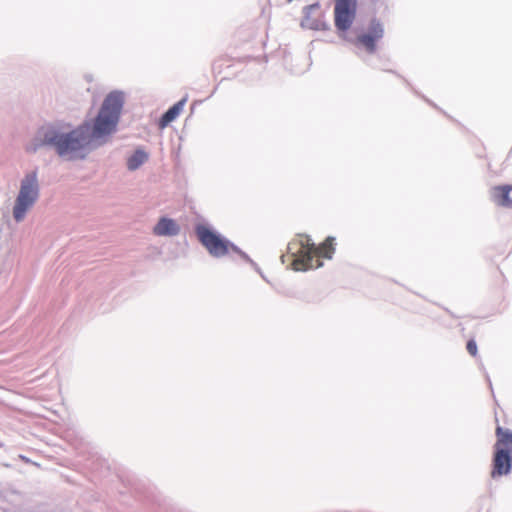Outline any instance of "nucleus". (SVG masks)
<instances>
[{"instance_id": "2", "label": "nucleus", "mask_w": 512, "mask_h": 512, "mask_svg": "<svg viewBox=\"0 0 512 512\" xmlns=\"http://www.w3.org/2000/svg\"><path fill=\"white\" fill-rule=\"evenodd\" d=\"M288 251L292 256V268L295 271L316 269L323 264L315 257V244L311 243L308 236H300L297 241L291 242Z\"/></svg>"}, {"instance_id": "6", "label": "nucleus", "mask_w": 512, "mask_h": 512, "mask_svg": "<svg viewBox=\"0 0 512 512\" xmlns=\"http://www.w3.org/2000/svg\"><path fill=\"white\" fill-rule=\"evenodd\" d=\"M300 24L301 27L305 29L317 31L327 30L329 28L325 14L318 2L303 8V17Z\"/></svg>"}, {"instance_id": "4", "label": "nucleus", "mask_w": 512, "mask_h": 512, "mask_svg": "<svg viewBox=\"0 0 512 512\" xmlns=\"http://www.w3.org/2000/svg\"><path fill=\"white\" fill-rule=\"evenodd\" d=\"M195 232L199 242L213 257L220 258L229 254L230 251H237L235 245L205 225H198Z\"/></svg>"}, {"instance_id": "1", "label": "nucleus", "mask_w": 512, "mask_h": 512, "mask_svg": "<svg viewBox=\"0 0 512 512\" xmlns=\"http://www.w3.org/2000/svg\"><path fill=\"white\" fill-rule=\"evenodd\" d=\"M122 106V95L110 93L102 104L92 130L88 123L68 134H60L50 128L43 134V143L55 146L60 156H68L70 159L83 157L84 151L92 146L95 140L115 130Z\"/></svg>"}, {"instance_id": "9", "label": "nucleus", "mask_w": 512, "mask_h": 512, "mask_svg": "<svg viewBox=\"0 0 512 512\" xmlns=\"http://www.w3.org/2000/svg\"><path fill=\"white\" fill-rule=\"evenodd\" d=\"M490 197L496 205L512 209V185H497L492 187Z\"/></svg>"}, {"instance_id": "10", "label": "nucleus", "mask_w": 512, "mask_h": 512, "mask_svg": "<svg viewBox=\"0 0 512 512\" xmlns=\"http://www.w3.org/2000/svg\"><path fill=\"white\" fill-rule=\"evenodd\" d=\"M155 235L158 236H173L179 232L177 223L169 218H161L153 229Z\"/></svg>"}, {"instance_id": "3", "label": "nucleus", "mask_w": 512, "mask_h": 512, "mask_svg": "<svg viewBox=\"0 0 512 512\" xmlns=\"http://www.w3.org/2000/svg\"><path fill=\"white\" fill-rule=\"evenodd\" d=\"M39 196V185L36 172L27 174L21 182L19 194L13 207V217L22 221L29 209L33 207Z\"/></svg>"}, {"instance_id": "5", "label": "nucleus", "mask_w": 512, "mask_h": 512, "mask_svg": "<svg viewBox=\"0 0 512 512\" xmlns=\"http://www.w3.org/2000/svg\"><path fill=\"white\" fill-rule=\"evenodd\" d=\"M357 0H335L334 23L337 30L347 31L356 15Z\"/></svg>"}, {"instance_id": "14", "label": "nucleus", "mask_w": 512, "mask_h": 512, "mask_svg": "<svg viewBox=\"0 0 512 512\" xmlns=\"http://www.w3.org/2000/svg\"><path fill=\"white\" fill-rule=\"evenodd\" d=\"M496 435L497 437H500L501 443H504V445H507L508 448L512 450V433L503 430V428L500 426H497Z\"/></svg>"}, {"instance_id": "15", "label": "nucleus", "mask_w": 512, "mask_h": 512, "mask_svg": "<svg viewBox=\"0 0 512 512\" xmlns=\"http://www.w3.org/2000/svg\"><path fill=\"white\" fill-rule=\"evenodd\" d=\"M466 349L472 357H476L478 355L477 343L474 339H470L467 342Z\"/></svg>"}, {"instance_id": "7", "label": "nucleus", "mask_w": 512, "mask_h": 512, "mask_svg": "<svg viewBox=\"0 0 512 512\" xmlns=\"http://www.w3.org/2000/svg\"><path fill=\"white\" fill-rule=\"evenodd\" d=\"M507 445L500 442V437H497V442L495 444V454L493 458V469L491 472V477L496 478L509 473L511 469L512 459L509 455V451Z\"/></svg>"}, {"instance_id": "13", "label": "nucleus", "mask_w": 512, "mask_h": 512, "mask_svg": "<svg viewBox=\"0 0 512 512\" xmlns=\"http://www.w3.org/2000/svg\"><path fill=\"white\" fill-rule=\"evenodd\" d=\"M148 156L142 150H137L135 153L128 159L127 165L130 170L137 169L140 165H142Z\"/></svg>"}, {"instance_id": "8", "label": "nucleus", "mask_w": 512, "mask_h": 512, "mask_svg": "<svg viewBox=\"0 0 512 512\" xmlns=\"http://www.w3.org/2000/svg\"><path fill=\"white\" fill-rule=\"evenodd\" d=\"M383 34L382 25L378 22H372L368 32L357 36L355 45L365 48L368 53L372 54L376 51V42L383 37Z\"/></svg>"}, {"instance_id": "11", "label": "nucleus", "mask_w": 512, "mask_h": 512, "mask_svg": "<svg viewBox=\"0 0 512 512\" xmlns=\"http://www.w3.org/2000/svg\"><path fill=\"white\" fill-rule=\"evenodd\" d=\"M185 101V99L178 101L163 114V116L160 118L158 122V126L160 129H164L165 127H167L180 115L181 111L183 110Z\"/></svg>"}, {"instance_id": "12", "label": "nucleus", "mask_w": 512, "mask_h": 512, "mask_svg": "<svg viewBox=\"0 0 512 512\" xmlns=\"http://www.w3.org/2000/svg\"><path fill=\"white\" fill-rule=\"evenodd\" d=\"M334 240L335 239L333 237H327L322 244L319 246L315 245V257H317L319 260H321V258H332V255L335 251Z\"/></svg>"}]
</instances>
